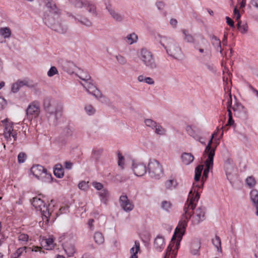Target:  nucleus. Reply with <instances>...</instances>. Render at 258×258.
Here are the masks:
<instances>
[{
  "mask_svg": "<svg viewBox=\"0 0 258 258\" xmlns=\"http://www.w3.org/2000/svg\"><path fill=\"white\" fill-rule=\"evenodd\" d=\"M182 163L185 165H189L194 160L193 155L190 153H183L181 155Z\"/></svg>",
  "mask_w": 258,
  "mask_h": 258,
  "instance_id": "nucleus-26",
  "label": "nucleus"
},
{
  "mask_svg": "<svg viewBox=\"0 0 258 258\" xmlns=\"http://www.w3.org/2000/svg\"><path fill=\"white\" fill-rule=\"evenodd\" d=\"M55 245L54 240L51 237L43 239L41 241V245L47 250L52 249L54 247Z\"/></svg>",
  "mask_w": 258,
  "mask_h": 258,
  "instance_id": "nucleus-25",
  "label": "nucleus"
},
{
  "mask_svg": "<svg viewBox=\"0 0 258 258\" xmlns=\"http://www.w3.org/2000/svg\"><path fill=\"white\" fill-rule=\"evenodd\" d=\"M176 181L174 179H169L165 182V186L167 189H171L176 186Z\"/></svg>",
  "mask_w": 258,
  "mask_h": 258,
  "instance_id": "nucleus-47",
  "label": "nucleus"
},
{
  "mask_svg": "<svg viewBox=\"0 0 258 258\" xmlns=\"http://www.w3.org/2000/svg\"><path fill=\"white\" fill-rule=\"evenodd\" d=\"M194 187L189 191L187 201L183 209V213L181 219L175 228L174 234L172 238L180 242L182 236L184 234L187 223L191 219V224L197 225L204 221L206 219V209L200 207L196 209L197 203L200 198L199 188L196 183H193ZM172 239H171L172 240Z\"/></svg>",
  "mask_w": 258,
  "mask_h": 258,
  "instance_id": "nucleus-1",
  "label": "nucleus"
},
{
  "mask_svg": "<svg viewBox=\"0 0 258 258\" xmlns=\"http://www.w3.org/2000/svg\"><path fill=\"white\" fill-rule=\"evenodd\" d=\"M104 5L106 10L114 21L117 22H122L123 20V15L115 11L110 1L105 2Z\"/></svg>",
  "mask_w": 258,
  "mask_h": 258,
  "instance_id": "nucleus-13",
  "label": "nucleus"
},
{
  "mask_svg": "<svg viewBox=\"0 0 258 258\" xmlns=\"http://www.w3.org/2000/svg\"><path fill=\"white\" fill-rule=\"evenodd\" d=\"M85 8L89 13L93 15L96 16L97 15L96 5L93 2L87 0Z\"/></svg>",
  "mask_w": 258,
  "mask_h": 258,
  "instance_id": "nucleus-33",
  "label": "nucleus"
},
{
  "mask_svg": "<svg viewBox=\"0 0 258 258\" xmlns=\"http://www.w3.org/2000/svg\"><path fill=\"white\" fill-rule=\"evenodd\" d=\"M26 159V155L23 152H21L18 156V161L19 163H22L25 162Z\"/></svg>",
  "mask_w": 258,
  "mask_h": 258,
  "instance_id": "nucleus-58",
  "label": "nucleus"
},
{
  "mask_svg": "<svg viewBox=\"0 0 258 258\" xmlns=\"http://www.w3.org/2000/svg\"><path fill=\"white\" fill-rule=\"evenodd\" d=\"M47 1L45 5L47 10L44 12L43 16L44 23L55 31L59 33H65L67 28L59 21V10L52 1Z\"/></svg>",
  "mask_w": 258,
  "mask_h": 258,
  "instance_id": "nucleus-2",
  "label": "nucleus"
},
{
  "mask_svg": "<svg viewBox=\"0 0 258 258\" xmlns=\"http://www.w3.org/2000/svg\"><path fill=\"white\" fill-rule=\"evenodd\" d=\"M165 245V241L164 238L160 235H158L155 238L154 241V247L156 251L161 252Z\"/></svg>",
  "mask_w": 258,
  "mask_h": 258,
  "instance_id": "nucleus-21",
  "label": "nucleus"
},
{
  "mask_svg": "<svg viewBox=\"0 0 258 258\" xmlns=\"http://www.w3.org/2000/svg\"><path fill=\"white\" fill-rule=\"evenodd\" d=\"M98 194L100 197L101 202L104 204H106L109 197V193L108 190L104 188L103 189L98 191Z\"/></svg>",
  "mask_w": 258,
  "mask_h": 258,
  "instance_id": "nucleus-31",
  "label": "nucleus"
},
{
  "mask_svg": "<svg viewBox=\"0 0 258 258\" xmlns=\"http://www.w3.org/2000/svg\"><path fill=\"white\" fill-rule=\"evenodd\" d=\"M86 113L88 115H92L95 114L96 110L95 108L90 104H87L85 106L84 108Z\"/></svg>",
  "mask_w": 258,
  "mask_h": 258,
  "instance_id": "nucleus-45",
  "label": "nucleus"
},
{
  "mask_svg": "<svg viewBox=\"0 0 258 258\" xmlns=\"http://www.w3.org/2000/svg\"><path fill=\"white\" fill-rule=\"evenodd\" d=\"M246 184L250 187L254 186L255 184V181L254 178L252 176H249L246 179Z\"/></svg>",
  "mask_w": 258,
  "mask_h": 258,
  "instance_id": "nucleus-56",
  "label": "nucleus"
},
{
  "mask_svg": "<svg viewBox=\"0 0 258 258\" xmlns=\"http://www.w3.org/2000/svg\"><path fill=\"white\" fill-rule=\"evenodd\" d=\"M138 57L148 69L154 70L158 68L153 53L146 48H141L138 52Z\"/></svg>",
  "mask_w": 258,
  "mask_h": 258,
  "instance_id": "nucleus-4",
  "label": "nucleus"
},
{
  "mask_svg": "<svg viewBox=\"0 0 258 258\" xmlns=\"http://www.w3.org/2000/svg\"><path fill=\"white\" fill-rule=\"evenodd\" d=\"M115 58L120 64L124 65L126 63V59L123 56L118 54L115 56Z\"/></svg>",
  "mask_w": 258,
  "mask_h": 258,
  "instance_id": "nucleus-54",
  "label": "nucleus"
},
{
  "mask_svg": "<svg viewBox=\"0 0 258 258\" xmlns=\"http://www.w3.org/2000/svg\"><path fill=\"white\" fill-rule=\"evenodd\" d=\"M119 203L121 208L127 213L130 212L134 208L133 202L129 200L125 195H122L120 197Z\"/></svg>",
  "mask_w": 258,
  "mask_h": 258,
  "instance_id": "nucleus-14",
  "label": "nucleus"
},
{
  "mask_svg": "<svg viewBox=\"0 0 258 258\" xmlns=\"http://www.w3.org/2000/svg\"><path fill=\"white\" fill-rule=\"evenodd\" d=\"M31 204L36 211L41 212L43 222L47 224L50 217L52 216V213L50 212L49 209L46 206L44 202L40 198L34 197L32 200Z\"/></svg>",
  "mask_w": 258,
  "mask_h": 258,
  "instance_id": "nucleus-5",
  "label": "nucleus"
},
{
  "mask_svg": "<svg viewBox=\"0 0 258 258\" xmlns=\"http://www.w3.org/2000/svg\"><path fill=\"white\" fill-rule=\"evenodd\" d=\"M210 39L211 43L213 46L218 50L220 51V53H222L221 49V43L220 40L216 36L212 35L210 36Z\"/></svg>",
  "mask_w": 258,
  "mask_h": 258,
  "instance_id": "nucleus-32",
  "label": "nucleus"
},
{
  "mask_svg": "<svg viewBox=\"0 0 258 258\" xmlns=\"http://www.w3.org/2000/svg\"><path fill=\"white\" fill-rule=\"evenodd\" d=\"M231 107L236 117L240 118L245 115V109L240 103L235 102Z\"/></svg>",
  "mask_w": 258,
  "mask_h": 258,
  "instance_id": "nucleus-20",
  "label": "nucleus"
},
{
  "mask_svg": "<svg viewBox=\"0 0 258 258\" xmlns=\"http://www.w3.org/2000/svg\"><path fill=\"white\" fill-rule=\"evenodd\" d=\"M208 42L205 41L202 42V45H200L199 43H195L194 48L195 49L198 50L201 54H203L204 56L208 55L209 50L207 48Z\"/></svg>",
  "mask_w": 258,
  "mask_h": 258,
  "instance_id": "nucleus-23",
  "label": "nucleus"
},
{
  "mask_svg": "<svg viewBox=\"0 0 258 258\" xmlns=\"http://www.w3.org/2000/svg\"><path fill=\"white\" fill-rule=\"evenodd\" d=\"M213 139L214 138H212V137L211 138V139L209 141L208 144L204 151V154L207 155L208 158H209L211 156H212L211 157L212 158H214L215 156V148H212L211 147V145L213 143Z\"/></svg>",
  "mask_w": 258,
  "mask_h": 258,
  "instance_id": "nucleus-30",
  "label": "nucleus"
},
{
  "mask_svg": "<svg viewBox=\"0 0 258 258\" xmlns=\"http://www.w3.org/2000/svg\"><path fill=\"white\" fill-rule=\"evenodd\" d=\"M87 0H76L74 2V6L78 8H85L86 5Z\"/></svg>",
  "mask_w": 258,
  "mask_h": 258,
  "instance_id": "nucleus-52",
  "label": "nucleus"
},
{
  "mask_svg": "<svg viewBox=\"0 0 258 258\" xmlns=\"http://www.w3.org/2000/svg\"><path fill=\"white\" fill-rule=\"evenodd\" d=\"M24 86L31 88L34 86L32 82L28 79L18 80L12 85L11 91L13 93H17Z\"/></svg>",
  "mask_w": 258,
  "mask_h": 258,
  "instance_id": "nucleus-15",
  "label": "nucleus"
},
{
  "mask_svg": "<svg viewBox=\"0 0 258 258\" xmlns=\"http://www.w3.org/2000/svg\"><path fill=\"white\" fill-rule=\"evenodd\" d=\"M77 76L80 79L83 81L84 83H86L91 80L90 76L86 72H81L79 74H77Z\"/></svg>",
  "mask_w": 258,
  "mask_h": 258,
  "instance_id": "nucleus-46",
  "label": "nucleus"
},
{
  "mask_svg": "<svg viewBox=\"0 0 258 258\" xmlns=\"http://www.w3.org/2000/svg\"><path fill=\"white\" fill-rule=\"evenodd\" d=\"M61 67L63 71L70 74H73L76 69L75 64L71 61L63 62L61 64Z\"/></svg>",
  "mask_w": 258,
  "mask_h": 258,
  "instance_id": "nucleus-24",
  "label": "nucleus"
},
{
  "mask_svg": "<svg viewBox=\"0 0 258 258\" xmlns=\"http://www.w3.org/2000/svg\"><path fill=\"white\" fill-rule=\"evenodd\" d=\"M27 248V247L24 246L20 247L14 253V256L19 258L23 253V252Z\"/></svg>",
  "mask_w": 258,
  "mask_h": 258,
  "instance_id": "nucleus-55",
  "label": "nucleus"
},
{
  "mask_svg": "<svg viewBox=\"0 0 258 258\" xmlns=\"http://www.w3.org/2000/svg\"><path fill=\"white\" fill-rule=\"evenodd\" d=\"M138 36L135 32L127 35L125 38L126 42L130 45L136 43L138 41Z\"/></svg>",
  "mask_w": 258,
  "mask_h": 258,
  "instance_id": "nucleus-35",
  "label": "nucleus"
},
{
  "mask_svg": "<svg viewBox=\"0 0 258 258\" xmlns=\"http://www.w3.org/2000/svg\"><path fill=\"white\" fill-rule=\"evenodd\" d=\"M148 172L150 177L159 179L164 175V171L161 164L155 159H150L148 163Z\"/></svg>",
  "mask_w": 258,
  "mask_h": 258,
  "instance_id": "nucleus-6",
  "label": "nucleus"
},
{
  "mask_svg": "<svg viewBox=\"0 0 258 258\" xmlns=\"http://www.w3.org/2000/svg\"><path fill=\"white\" fill-rule=\"evenodd\" d=\"M226 23L228 25L231 27H233L234 26V22L231 18H230L229 17H226Z\"/></svg>",
  "mask_w": 258,
  "mask_h": 258,
  "instance_id": "nucleus-64",
  "label": "nucleus"
},
{
  "mask_svg": "<svg viewBox=\"0 0 258 258\" xmlns=\"http://www.w3.org/2000/svg\"><path fill=\"white\" fill-rule=\"evenodd\" d=\"M132 169L137 176H142L147 172V168L145 164L139 162H133Z\"/></svg>",
  "mask_w": 258,
  "mask_h": 258,
  "instance_id": "nucleus-19",
  "label": "nucleus"
},
{
  "mask_svg": "<svg viewBox=\"0 0 258 258\" xmlns=\"http://www.w3.org/2000/svg\"><path fill=\"white\" fill-rule=\"evenodd\" d=\"M144 82L149 85H153L154 84V80L151 77H146L144 79Z\"/></svg>",
  "mask_w": 258,
  "mask_h": 258,
  "instance_id": "nucleus-62",
  "label": "nucleus"
},
{
  "mask_svg": "<svg viewBox=\"0 0 258 258\" xmlns=\"http://www.w3.org/2000/svg\"><path fill=\"white\" fill-rule=\"evenodd\" d=\"M179 247V241L172 238L167 246L163 258H175Z\"/></svg>",
  "mask_w": 258,
  "mask_h": 258,
  "instance_id": "nucleus-11",
  "label": "nucleus"
},
{
  "mask_svg": "<svg viewBox=\"0 0 258 258\" xmlns=\"http://www.w3.org/2000/svg\"><path fill=\"white\" fill-rule=\"evenodd\" d=\"M92 186L98 191H100L104 188L103 185L97 181H93L92 182Z\"/></svg>",
  "mask_w": 258,
  "mask_h": 258,
  "instance_id": "nucleus-57",
  "label": "nucleus"
},
{
  "mask_svg": "<svg viewBox=\"0 0 258 258\" xmlns=\"http://www.w3.org/2000/svg\"><path fill=\"white\" fill-rule=\"evenodd\" d=\"M144 122L147 126L151 128L152 130H154V128H155V127H156V125H157V124L158 123L156 121L151 119H146L144 120Z\"/></svg>",
  "mask_w": 258,
  "mask_h": 258,
  "instance_id": "nucleus-50",
  "label": "nucleus"
},
{
  "mask_svg": "<svg viewBox=\"0 0 258 258\" xmlns=\"http://www.w3.org/2000/svg\"><path fill=\"white\" fill-rule=\"evenodd\" d=\"M212 243L217 248L218 252H222L221 239L218 236L216 235L215 237L212 239Z\"/></svg>",
  "mask_w": 258,
  "mask_h": 258,
  "instance_id": "nucleus-40",
  "label": "nucleus"
},
{
  "mask_svg": "<svg viewBox=\"0 0 258 258\" xmlns=\"http://www.w3.org/2000/svg\"><path fill=\"white\" fill-rule=\"evenodd\" d=\"M58 74V72L56 68L55 67L52 66L48 71V72L47 73V75L49 77H52L54 76L55 75H56Z\"/></svg>",
  "mask_w": 258,
  "mask_h": 258,
  "instance_id": "nucleus-53",
  "label": "nucleus"
},
{
  "mask_svg": "<svg viewBox=\"0 0 258 258\" xmlns=\"http://www.w3.org/2000/svg\"><path fill=\"white\" fill-rule=\"evenodd\" d=\"M237 28L242 34L246 33L248 31V26L247 24H242L241 21H238L237 23Z\"/></svg>",
  "mask_w": 258,
  "mask_h": 258,
  "instance_id": "nucleus-44",
  "label": "nucleus"
},
{
  "mask_svg": "<svg viewBox=\"0 0 258 258\" xmlns=\"http://www.w3.org/2000/svg\"><path fill=\"white\" fill-rule=\"evenodd\" d=\"M159 43L165 49L168 55L176 59L181 58L182 56L181 49L173 39L166 36H161Z\"/></svg>",
  "mask_w": 258,
  "mask_h": 258,
  "instance_id": "nucleus-3",
  "label": "nucleus"
},
{
  "mask_svg": "<svg viewBox=\"0 0 258 258\" xmlns=\"http://www.w3.org/2000/svg\"><path fill=\"white\" fill-rule=\"evenodd\" d=\"M39 113V105L37 102L34 101L30 103L26 110L27 118L32 120L33 117H37Z\"/></svg>",
  "mask_w": 258,
  "mask_h": 258,
  "instance_id": "nucleus-16",
  "label": "nucleus"
},
{
  "mask_svg": "<svg viewBox=\"0 0 258 258\" xmlns=\"http://www.w3.org/2000/svg\"><path fill=\"white\" fill-rule=\"evenodd\" d=\"M182 32L184 35L183 39L188 43H194L195 39L193 36L190 34L188 31L185 29L182 30Z\"/></svg>",
  "mask_w": 258,
  "mask_h": 258,
  "instance_id": "nucleus-37",
  "label": "nucleus"
},
{
  "mask_svg": "<svg viewBox=\"0 0 258 258\" xmlns=\"http://www.w3.org/2000/svg\"><path fill=\"white\" fill-rule=\"evenodd\" d=\"M61 111L62 108L61 107H58L51 110V111L47 112L46 116L49 123L53 125H55L56 124L57 120L61 115Z\"/></svg>",
  "mask_w": 258,
  "mask_h": 258,
  "instance_id": "nucleus-17",
  "label": "nucleus"
},
{
  "mask_svg": "<svg viewBox=\"0 0 258 258\" xmlns=\"http://www.w3.org/2000/svg\"><path fill=\"white\" fill-rule=\"evenodd\" d=\"M211 156H211L210 157L208 158L206 160V168L203 172L202 180L207 179L208 177L210 170L213 168L214 158H212Z\"/></svg>",
  "mask_w": 258,
  "mask_h": 258,
  "instance_id": "nucleus-22",
  "label": "nucleus"
},
{
  "mask_svg": "<svg viewBox=\"0 0 258 258\" xmlns=\"http://www.w3.org/2000/svg\"><path fill=\"white\" fill-rule=\"evenodd\" d=\"M12 35V31L8 27L0 28V36L4 39H9Z\"/></svg>",
  "mask_w": 258,
  "mask_h": 258,
  "instance_id": "nucleus-34",
  "label": "nucleus"
},
{
  "mask_svg": "<svg viewBox=\"0 0 258 258\" xmlns=\"http://www.w3.org/2000/svg\"><path fill=\"white\" fill-rule=\"evenodd\" d=\"M77 20L80 24L87 27H91L92 25L91 21L86 18H82L80 19H77Z\"/></svg>",
  "mask_w": 258,
  "mask_h": 258,
  "instance_id": "nucleus-48",
  "label": "nucleus"
},
{
  "mask_svg": "<svg viewBox=\"0 0 258 258\" xmlns=\"http://www.w3.org/2000/svg\"><path fill=\"white\" fill-rule=\"evenodd\" d=\"M224 169L227 179L232 183V180L236 176V169L231 160L228 159L226 161Z\"/></svg>",
  "mask_w": 258,
  "mask_h": 258,
  "instance_id": "nucleus-12",
  "label": "nucleus"
},
{
  "mask_svg": "<svg viewBox=\"0 0 258 258\" xmlns=\"http://www.w3.org/2000/svg\"><path fill=\"white\" fill-rule=\"evenodd\" d=\"M95 242L98 245H101L104 242V237L102 233L96 231L93 236Z\"/></svg>",
  "mask_w": 258,
  "mask_h": 258,
  "instance_id": "nucleus-36",
  "label": "nucleus"
},
{
  "mask_svg": "<svg viewBox=\"0 0 258 258\" xmlns=\"http://www.w3.org/2000/svg\"><path fill=\"white\" fill-rule=\"evenodd\" d=\"M81 84L89 94L94 96L97 99L101 102H103L105 100V97L103 96L101 92L93 84L91 80L86 83H81Z\"/></svg>",
  "mask_w": 258,
  "mask_h": 258,
  "instance_id": "nucleus-10",
  "label": "nucleus"
},
{
  "mask_svg": "<svg viewBox=\"0 0 258 258\" xmlns=\"http://www.w3.org/2000/svg\"><path fill=\"white\" fill-rule=\"evenodd\" d=\"M54 175L58 177L61 178L63 176L64 171L63 169L60 165H56L53 171Z\"/></svg>",
  "mask_w": 258,
  "mask_h": 258,
  "instance_id": "nucleus-39",
  "label": "nucleus"
},
{
  "mask_svg": "<svg viewBox=\"0 0 258 258\" xmlns=\"http://www.w3.org/2000/svg\"><path fill=\"white\" fill-rule=\"evenodd\" d=\"M31 172L38 179L45 182H51L52 175L47 170L40 165H33L31 168Z\"/></svg>",
  "mask_w": 258,
  "mask_h": 258,
  "instance_id": "nucleus-7",
  "label": "nucleus"
},
{
  "mask_svg": "<svg viewBox=\"0 0 258 258\" xmlns=\"http://www.w3.org/2000/svg\"><path fill=\"white\" fill-rule=\"evenodd\" d=\"M43 106L46 112L48 111H51V110L58 108V107H56L54 105L53 102L49 98H46L44 100Z\"/></svg>",
  "mask_w": 258,
  "mask_h": 258,
  "instance_id": "nucleus-29",
  "label": "nucleus"
},
{
  "mask_svg": "<svg viewBox=\"0 0 258 258\" xmlns=\"http://www.w3.org/2000/svg\"><path fill=\"white\" fill-rule=\"evenodd\" d=\"M140 242L139 241L136 240L135 242V244L134 245V246L130 250V258H138V253L140 251Z\"/></svg>",
  "mask_w": 258,
  "mask_h": 258,
  "instance_id": "nucleus-28",
  "label": "nucleus"
},
{
  "mask_svg": "<svg viewBox=\"0 0 258 258\" xmlns=\"http://www.w3.org/2000/svg\"><path fill=\"white\" fill-rule=\"evenodd\" d=\"M118 156V165L122 169L124 166V158L123 156L119 152L117 154Z\"/></svg>",
  "mask_w": 258,
  "mask_h": 258,
  "instance_id": "nucleus-51",
  "label": "nucleus"
},
{
  "mask_svg": "<svg viewBox=\"0 0 258 258\" xmlns=\"http://www.w3.org/2000/svg\"><path fill=\"white\" fill-rule=\"evenodd\" d=\"M200 247V240L198 239H194L191 243L190 252L194 255L198 254Z\"/></svg>",
  "mask_w": 258,
  "mask_h": 258,
  "instance_id": "nucleus-27",
  "label": "nucleus"
},
{
  "mask_svg": "<svg viewBox=\"0 0 258 258\" xmlns=\"http://www.w3.org/2000/svg\"><path fill=\"white\" fill-rule=\"evenodd\" d=\"M29 240V236L27 234L21 233L18 236V240L22 244H26Z\"/></svg>",
  "mask_w": 258,
  "mask_h": 258,
  "instance_id": "nucleus-49",
  "label": "nucleus"
},
{
  "mask_svg": "<svg viewBox=\"0 0 258 258\" xmlns=\"http://www.w3.org/2000/svg\"><path fill=\"white\" fill-rule=\"evenodd\" d=\"M4 127L3 135L8 142L16 141L17 138V131L13 128V123L7 118L2 121Z\"/></svg>",
  "mask_w": 258,
  "mask_h": 258,
  "instance_id": "nucleus-9",
  "label": "nucleus"
},
{
  "mask_svg": "<svg viewBox=\"0 0 258 258\" xmlns=\"http://www.w3.org/2000/svg\"><path fill=\"white\" fill-rule=\"evenodd\" d=\"M153 130L156 134L159 136H164L166 133V130L159 123L157 124Z\"/></svg>",
  "mask_w": 258,
  "mask_h": 258,
  "instance_id": "nucleus-42",
  "label": "nucleus"
},
{
  "mask_svg": "<svg viewBox=\"0 0 258 258\" xmlns=\"http://www.w3.org/2000/svg\"><path fill=\"white\" fill-rule=\"evenodd\" d=\"M88 182L82 181L80 182L78 184V187L82 190H85L88 188Z\"/></svg>",
  "mask_w": 258,
  "mask_h": 258,
  "instance_id": "nucleus-59",
  "label": "nucleus"
},
{
  "mask_svg": "<svg viewBox=\"0 0 258 258\" xmlns=\"http://www.w3.org/2000/svg\"><path fill=\"white\" fill-rule=\"evenodd\" d=\"M230 100H229L227 102V111L228 112V117H232V112L230 109V108L231 107V104H232V98L231 96H230Z\"/></svg>",
  "mask_w": 258,
  "mask_h": 258,
  "instance_id": "nucleus-60",
  "label": "nucleus"
},
{
  "mask_svg": "<svg viewBox=\"0 0 258 258\" xmlns=\"http://www.w3.org/2000/svg\"><path fill=\"white\" fill-rule=\"evenodd\" d=\"M172 207V204L170 201H162L161 202V208L166 212H169Z\"/></svg>",
  "mask_w": 258,
  "mask_h": 258,
  "instance_id": "nucleus-43",
  "label": "nucleus"
},
{
  "mask_svg": "<svg viewBox=\"0 0 258 258\" xmlns=\"http://www.w3.org/2000/svg\"><path fill=\"white\" fill-rule=\"evenodd\" d=\"M250 199L254 206L258 205V191L253 189L250 192Z\"/></svg>",
  "mask_w": 258,
  "mask_h": 258,
  "instance_id": "nucleus-38",
  "label": "nucleus"
},
{
  "mask_svg": "<svg viewBox=\"0 0 258 258\" xmlns=\"http://www.w3.org/2000/svg\"><path fill=\"white\" fill-rule=\"evenodd\" d=\"M186 132L188 135L192 137L194 139L203 143L202 138L201 136V130L199 128L193 125H187L186 127Z\"/></svg>",
  "mask_w": 258,
  "mask_h": 258,
  "instance_id": "nucleus-18",
  "label": "nucleus"
},
{
  "mask_svg": "<svg viewBox=\"0 0 258 258\" xmlns=\"http://www.w3.org/2000/svg\"><path fill=\"white\" fill-rule=\"evenodd\" d=\"M103 151L102 148H95L93 149L92 153V158L96 161L98 160L103 153Z\"/></svg>",
  "mask_w": 258,
  "mask_h": 258,
  "instance_id": "nucleus-41",
  "label": "nucleus"
},
{
  "mask_svg": "<svg viewBox=\"0 0 258 258\" xmlns=\"http://www.w3.org/2000/svg\"><path fill=\"white\" fill-rule=\"evenodd\" d=\"M63 238L60 237L62 240H64V242L62 244L63 248L66 254L68 256H72L76 252V248L75 246V238L73 234H67L62 236Z\"/></svg>",
  "mask_w": 258,
  "mask_h": 258,
  "instance_id": "nucleus-8",
  "label": "nucleus"
},
{
  "mask_svg": "<svg viewBox=\"0 0 258 258\" xmlns=\"http://www.w3.org/2000/svg\"><path fill=\"white\" fill-rule=\"evenodd\" d=\"M156 6L158 10H162L164 8L165 4L162 2H158L156 3Z\"/></svg>",
  "mask_w": 258,
  "mask_h": 258,
  "instance_id": "nucleus-63",
  "label": "nucleus"
},
{
  "mask_svg": "<svg viewBox=\"0 0 258 258\" xmlns=\"http://www.w3.org/2000/svg\"><path fill=\"white\" fill-rule=\"evenodd\" d=\"M94 222V220L93 219H90L87 222L88 227L91 231H93L94 229V226L93 224Z\"/></svg>",
  "mask_w": 258,
  "mask_h": 258,
  "instance_id": "nucleus-61",
  "label": "nucleus"
}]
</instances>
